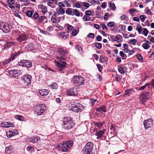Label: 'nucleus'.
Masks as SVG:
<instances>
[{
  "mask_svg": "<svg viewBox=\"0 0 154 154\" xmlns=\"http://www.w3.org/2000/svg\"><path fill=\"white\" fill-rule=\"evenodd\" d=\"M137 57L140 61H142L143 60V58L142 55L140 54H138L137 55Z\"/></svg>",
  "mask_w": 154,
  "mask_h": 154,
  "instance_id": "a18cd8bd",
  "label": "nucleus"
},
{
  "mask_svg": "<svg viewBox=\"0 0 154 154\" xmlns=\"http://www.w3.org/2000/svg\"><path fill=\"white\" fill-rule=\"evenodd\" d=\"M49 86L52 89H56L58 87V85L56 82H53L52 84H51L49 85Z\"/></svg>",
  "mask_w": 154,
  "mask_h": 154,
  "instance_id": "c85d7f7f",
  "label": "nucleus"
},
{
  "mask_svg": "<svg viewBox=\"0 0 154 154\" xmlns=\"http://www.w3.org/2000/svg\"><path fill=\"white\" fill-rule=\"evenodd\" d=\"M73 16L75 15L77 17L80 16V14L78 11L76 9H73Z\"/></svg>",
  "mask_w": 154,
  "mask_h": 154,
  "instance_id": "f704fd0d",
  "label": "nucleus"
},
{
  "mask_svg": "<svg viewBox=\"0 0 154 154\" xmlns=\"http://www.w3.org/2000/svg\"><path fill=\"white\" fill-rule=\"evenodd\" d=\"M12 28L11 26L6 23L0 22V29L3 32L7 33L10 31Z\"/></svg>",
  "mask_w": 154,
  "mask_h": 154,
  "instance_id": "423d86ee",
  "label": "nucleus"
},
{
  "mask_svg": "<svg viewBox=\"0 0 154 154\" xmlns=\"http://www.w3.org/2000/svg\"><path fill=\"white\" fill-rule=\"evenodd\" d=\"M118 67L119 68L118 70L119 72L121 74H124L125 73V71L122 66L121 65H119Z\"/></svg>",
  "mask_w": 154,
  "mask_h": 154,
  "instance_id": "a878e982",
  "label": "nucleus"
},
{
  "mask_svg": "<svg viewBox=\"0 0 154 154\" xmlns=\"http://www.w3.org/2000/svg\"><path fill=\"white\" fill-rule=\"evenodd\" d=\"M25 49L29 51H34L35 50L34 45L32 43H30L27 45L25 48Z\"/></svg>",
  "mask_w": 154,
  "mask_h": 154,
  "instance_id": "2eb2a0df",
  "label": "nucleus"
},
{
  "mask_svg": "<svg viewBox=\"0 0 154 154\" xmlns=\"http://www.w3.org/2000/svg\"><path fill=\"white\" fill-rule=\"evenodd\" d=\"M97 66L99 72H101L103 69L102 66L100 64H97Z\"/></svg>",
  "mask_w": 154,
  "mask_h": 154,
  "instance_id": "864d4df0",
  "label": "nucleus"
},
{
  "mask_svg": "<svg viewBox=\"0 0 154 154\" xmlns=\"http://www.w3.org/2000/svg\"><path fill=\"white\" fill-rule=\"evenodd\" d=\"M32 76L29 75H25L21 79V84L25 88H30L31 86Z\"/></svg>",
  "mask_w": 154,
  "mask_h": 154,
  "instance_id": "f03ea898",
  "label": "nucleus"
},
{
  "mask_svg": "<svg viewBox=\"0 0 154 154\" xmlns=\"http://www.w3.org/2000/svg\"><path fill=\"white\" fill-rule=\"evenodd\" d=\"M82 19L85 22L90 20V17L88 16H87L86 15H85L83 16Z\"/></svg>",
  "mask_w": 154,
  "mask_h": 154,
  "instance_id": "e433bc0d",
  "label": "nucleus"
},
{
  "mask_svg": "<svg viewBox=\"0 0 154 154\" xmlns=\"http://www.w3.org/2000/svg\"><path fill=\"white\" fill-rule=\"evenodd\" d=\"M9 75L11 77H17L19 75V71L18 70H13L9 71Z\"/></svg>",
  "mask_w": 154,
  "mask_h": 154,
  "instance_id": "f8f14e48",
  "label": "nucleus"
},
{
  "mask_svg": "<svg viewBox=\"0 0 154 154\" xmlns=\"http://www.w3.org/2000/svg\"><path fill=\"white\" fill-rule=\"evenodd\" d=\"M12 148L11 146H8L6 147L5 149L6 152H10Z\"/></svg>",
  "mask_w": 154,
  "mask_h": 154,
  "instance_id": "603ef678",
  "label": "nucleus"
},
{
  "mask_svg": "<svg viewBox=\"0 0 154 154\" xmlns=\"http://www.w3.org/2000/svg\"><path fill=\"white\" fill-rule=\"evenodd\" d=\"M38 140V137H33L30 138H29V140L32 143H36Z\"/></svg>",
  "mask_w": 154,
  "mask_h": 154,
  "instance_id": "393cba45",
  "label": "nucleus"
},
{
  "mask_svg": "<svg viewBox=\"0 0 154 154\" xmlns=\"http://www.w3.org/2000/svg\"><path fill=\"white\" fill-rule=\"evenodd\" d=\"M120 18L121 20H128L127 19H128V17L125 15H123L120 17Z\"/></svg>",
  "mask_w": 154,
  "mask_h": 154,
  "instance_id": "13d9d810",
  "label": "nucleus"
},
{
  "mask_svg": "<svg viewBox=\"0 0 154 154\" xmlns=\"http://www.w3.org/2000/svg\"><path fill=\"white\" fill-rule=\"evenodd\" d=\"M19 65L30 68L32 66V63L30 61L27 60H23L18 63Z\"/></svg>",
  "mask_w": 154,
  "mask_h": 154,
  "instance_id": "1a4fd4ad",
  "label": "nucleus"
},
{
  "mask_svg": "<svg viewBox=\"0 0 154 154\" xmlns=\"http://www.w3.org/2000/svg\"><path fill=\"white\" fill-rule=\"evenodd\" d=\"M142 46L145 49H148L150 47V46L149 44L146 43L143 44Z\"/></svg>",
  "mask_w": 154,
  "mask_h": 154,
  "instance_id": "c9c22d12",
  "label": "nucleus"
},
{
  "mask_svg": "<svg viewBox=\"0 0 154 154\" xmlns=\"http://www.w3.org/2000/svg\"><path fill=\"white\" fill-rule=\"evenodd\" d=\"M65 143H63V144H60L59 147H61L63 152H67V141H66Z\"/></svg>",
  "mask_w": 154,
  "mask_h": 154,
  "instance_id": "4468645a",
  "label": "nucleus"
},
{
  "mask_svg": "<svg viewBox=\"0 0 154 154\" xmlns=\"http://www.w3.org/2000/svg\"><path fill=\"white\" fill-rule=\"evenodd\" d=\"M38 9H41L42 12L45 14L47 12V9L45 6L43 4H40L38 6Z\"/></svg>",
  "mask_w": 154,
  "mask_h": 154,
  "instance_id": "dca6fc26",
  "label": "nucleus"
},
{
  "mask_svg": "<svg viewBox=\"0 0 154 154\" xmlns=\"http://www.w3.org/2000/svg\"><path fill=\"white\" fill-rule=\"evenodd\" d=\"M109 4L110 10L115 11L116 9V7L114 3L112 2H109Z\"/></svg>",
  "mask_w": 154,
  "mask_h": 154,
  "instance_id": "4be33fe9",
  "label": "nucleus"
},
{
  "mask_svg": "<svg viewBox=\"0 0 154 154\" xmlns=\"http://www.w3.org/2000/svg\"><path fill=\"white\" fill-rule=\"evenodd\" d=\"M15 118L20 121H22L24 119V117L21 115H17L15 116Z\"/></svg>",
  "mask_w": 154,
  "mask_h": 154,
  "instance_id": "58836bf2",
  "label": "nucleus"
},
{
  "mask_svg": "<svg viewBox=\"0 0 154 154\" xmlns=\"http://www.w3.org/2000/svg\"><path fill=\"white\" fill-rule=\"evenodd\" d=\"M65 13L64 10L62 8H60L59 9L57 8L56 9V12H54V16H58L60 14H63Z\"/></svg>",
  "mask_w": 154,
  "mask_h": 154,
  "instance_id": "f3484780",
  "label": "nucleus"
},
{
  "mask_svg": "<svg viewBox=\"0 0 154 154\" xmlns=\"http://www.w3.org/2000/svg\"><path fill=\"white\" fill-rule=\"evenodd\" d=\"M1 126L5 128H9L11 127L10 125H9L8 123L7 122H5L1 124Z\"/></svg>",
  "mask_w": 154,
  "mask_h": 154,
  "instance_id": "72a5a7b5",
  "label": "nucleus"
},
{
  "mask_svg": "<svg viewBox=\"0 0 154 154\" xmlns=\"http://www.w3.org/2000/svg\"><path fill=\"white\" fill-rule=\"evenodd\" d=\"M94 145L91 142L86 143L82 150L84 154H93L92 152Z\"/></svg>",
  "mask_w": 154,
  "mask_h": 154,
  "instance_id": "20e7f679",
  "label": "nucleus"
},
{
  "mask_svg": "<svg viewBox=\"0 0 154 154\" xmlns=\"http://www.w3.org/2000/svg\"><path fill=\"white\" fill-rule=\"evenodd\" d=\"M145 13L149 15H150L152 14V12L148 7L146 8L145 10Z\"/></svg>",
  "mask_w": 154,
  "mask_h": 154,
  "instance_id": "c03bdc74",
  "label": "nucleus"
},
{
  "mask_svg": "<svg viewBox=\"0 0 154 154\" xmlns=\"http://www.w3.org/2000/svg\"><path fill=\"white\" fill-rule=\"evenodd\" d=\"M75 48H77L79 52H81L82 51V48L80 45H77L75 46Z\"/></svg>",
  "mask_w": 154,
  "mask_h": 154,
  "instance_id": "8fccbe9b",
  "label": "nucleus"
},
{
  "mask_svg": "<svg viewBox=\"0 0 154 154\" xmlns=\"http://www.w3.org/2000/svg\"><path fill=\"white\" fill-rule=\"evenodd\" d=\"M39 16V15L38 13L36 12H35L34 13L33 16L32 17V18H33V17H34V20H35L37 19V18Z\"/></svg>",
  "mask_w": 154,
  "mask_h": 154,
  "instance_id": "49530a36",
  "label": "nucleus"
},
{
  "mask_svg": "<svg viewBox=\"0 0 154 154\" xmlns=\"http://www.w3.org/2000/svg\"><path fill=\"white\" fill-rule=\"evenodd\" d=\"M136 11V10L134 8H131L130 9L129 11L130 14L132 15L133 16L134 14L132 13L133 12Z\"/></svg>",
  "mask_w": 154,
  "mask_h": 154,
  "instance_id": "680f3d73",
  "label": "nucleus"
},
{
  "mask_svg": "<svg viewBox=\"0 0 154 154\" xmlns=\"http://www.w3.org/2000/svg\"><path fill=\"white\" fill-rule=\"evenodd\" d=\"M73 9L72 10L71 8H68V15H70L73 16Z\"/></svg>",
  "mask_w": 154,
  "mask_h": 154,
  "instance_id": "3c124183",
  "label": "nucleus"
},
{
  "mask_svg": "<svg viewBox=\"0 0 154 154\" xmlns=\"http://www.w3.org/2000/svg\"><path fill=\"white\" fill-rule=\"evenodd\" d=\"M15 1L14 0H8V2L9 5H11L14 4L15 3Z\"/></svg>",
  "mask_w": 154,
  "mask_h": 154,
  "instance_id": "774afa93",
  "label": "nucleus"
},
{
  "mask_svg": "<svg viewBox=\"0 0 154 154\" xmlns=\"http://www.w3.org/2000/svg\"><path fill=\"white\" fill-rule=\"evenodd\" d=\"M97 111L98 112L102 113V112H107V108L105 106H101L100 107L97 109Z\"/></svg>",
  "mask_w": 154,
  "mask_h": 154,
  "instance_id": "a211bd4d",
  "label": "nucleus"
},
{
  "mask_svg": "<svg viewBox=\"0 0 154 154\" xmlns=\"http://www.w3.org/2000/svg\"><path fill=\"white\" fill-rule=\"evenodd\" d=\"M70 110L76 112H81L83 108V106L79 103L72 102L69 105Z\"/></svg>",
  "mask_w": 154,
  "mask_h": 154,
  "instance_id": "7ed1b4c3",
  "label": "nucleus"
},
{
  "mask_svg": "<svg viewBox=\"0 0 154 154\" xmlns=\"http://www.w3.org/2000/svg\"><path fill=\"white\" fill-rule=\"evenodd\" d=\"M33 12L32 11H28L26 12V16L32 18V15Z\"/></svg>",
  "mask_w": 154,
  "mask_h": 154,
  "instance_id": "473e14b6",
  "label": "nucleus"
},
{
  "mask_svg": "<svg viewBox=\"0 0 154 154\" xmlns=\"http://www.w3.org/2000/svg\"><path fill=\"white\" fill-rule=\"evenodd\" d=\"M83 6L87 8H88L89 6V4L86 2H81Z\"/></svg>",
  "mask_w": 154,
  "mask_h": 154,
  "instance_id": "de8ad7c7",
  "label": "nucleus"
},
{
  "mask_svg": "<svg viewBox=\"0 0 154 154\" xmlns=\"http://www.w3.org/2000/svg\"><path fill=\"white\" fill-rule=\"evenodd\" d=\"M46 109L45 105L44 104H40L37 106V108L35 112L38 115L40 116L43 114Z\"/></svg>",
  "mask_w": 154,
  "mask_h": 154,
  "instance_id": "0eeeda50",
  "label": "nucleus"
},
{
  "mask_svg": "<svg viewBox=\"0 0 154 154\" xmlns=\"http://www.w3.org/2000/svg\"><path fill=\"white\" fill-rule=\"evenodd\" d=\"M136 29L138 32L139 34L141 33L142 30V27L140 25V26L139 27L137 26Z\"/></svg>",
  "mask_w": 154,
  "mask_h": 154,
  "instance_id": "37998d69",
  "label": "nucleus"
},
{
  "mask_svg": "<svg viewBox=\"0 0 154 154\" xmlns=\"http://www.w3.org/2000/svg\"><path fill=\"white\" fill-rule=\"evenodd\" d=\"M13 131H8L6 132V135L8 137L10 138L13 136Z\"/></svg>",
  "mask_w": 154,
  "mask_h": 154,
  "instance_id": "7c9ffc66",
  "label": "nucleus"
},
{
  "mask_svg": "<svg viewBox=\"0 0 154 154\" xmlns=\"http://www.w3.org/2000/svg\"><path fill=\"white\" fill-rule=\"evenodd\" d=\"M20 54V52L19 51L17 52V53L12 54L11 55V57L9 58L10 60H14L15 58L17 57L18 56H19Z\"/></svg>",
  "mask_w": 154,
  "mask_h": 154,
  "instance_id": "412c9836",
  "label": "nucleus"
},
{
  "mask_svg": "<svg viewBox=\"0 0 154 154\" xmlns=\"http://www.w3.org/2000/svg\"><path fill=\"white\" fill-rule=\"evenodd\" d=\"M108 55V56L109 57H111L113 56L112 54H111V51L109 50L106 51Z\"/></svg>",
  "mask_w": 154,
  "mask_h": 154,
  "instance_id": "338daca9",
  "label": "nucleus"
},
{
  "mask_svg": "<svg viewBox=\"0 0 154 154\" xmlns=\"http://www.w3.org/2000/svg\"><path fill=\"white\" fill-rule=\"evenodd\" d=\"M120 38L118 36H116L115 38V39L114 40V42H117V43H119L120 42Z\"/></svg>",
  "mask_w": 154,
  "mask_h": 154,
  "instance_id": "69168bd1",
  "label": "nucleus"
},
{
  "mask_svg": "<svg viewBox=\"0 0 154 154\" xmlns=\"http://www.w3.org/2000/svg\"><path fill=\"white\" fill-rule=\"evenodd\" d=\"M148 83L150 84V88H151V85L152 87H153V88H154V79H152V80L150 82V83Z\"/></svg>",
  "mask_w": 154,
  "mask_h": 154,
  "instance_id": "bf43d9fd",
  "label": "nucleus"
},
{
  "mask_svg": "<svg viewBox=\"0 0 154 154\" xmlns=\"http://www.w3.org/2000/svg\"><path fill=\"white\" fill-rule=\"evenodd\" d=\"M95 46L98 49H101L102 48V45L100 43L97 42L95 43Z\"/></svg>",
  "mask_w": 154,
  "mask_h": 154,
  "instance_id": "a19ab883",
  "label": "nucleus"
},
{
  "mask_svg": "<svg viewBox=\"0 0 154 154\" xmlns=\"http://www.w3.org/2000/svg\"><path fill=\"white\" fill-rule=\"evenodd\" d=\"M83 77L80 76L75 75L72 79L71 82L74 84L78 85H82L84 82Z\"/></svg>",
  "mask_w": 154,
  "mask_h": 154,
  "instance_id": "39448f33",
  "label": "nucleus"
},
{
  "mask_svg": "<svg viewBox=\"0 0 154 154\" xmlns=\"http://www.w3.org/2000/svg\"><path fill=\"white\" fill-rule=\"evenodd\" d=\"M67 118H66L65 117H64L63 123V128H64L65 129H67Z\"/></svg>",
  "mask_w": 154,
  "mask_h": 154,
  "instance_id": "c756f323",
  "label": "nucleus"
},
{
  "mask_svg": "<svg viewBox=\"0 0 154 154\" xmlns=\"http://www.w3.org/2000/svg\"><path fill=\"white\" fill-rule=\"evenodd\" d=\"M46 17L44 16H42L38 18V22L41 23L42 22V20L44 19H46Z\"/></svg>",
  "mask_w": 154,
  "mask_h": 154,
  "instance_id": "09e8293b",
  "label": "nucleus"
},
{
  "mask_svg": "<svg viewBox=\"0 0 154 154\" xmlns=\"http://www.w3.org/2000/svg\"><path fill=\"white\" fill-rule=\"evenodd\" d=\"M78 33V32L77 31V30L75 29H74L73 30L72 32V36H75L77 35Z\"/></svg>",
  "mask_w": 154,
  "mask_h": 154,
  "instance_id": "4d7b16f0",
  "label": "nucleus"
},
{
  "mask_svg": "<svg viewBox=\"0 0 154 154\" xmlns=\"http://www.w3.org/2000/svg\"><path fill=\"white\" fill-rule=\"evenodd\" d=\"M94 134L97 137L96 138L97 139H98L100 138L103 136V135L104 133V130H97L94 132Z\"/></svg>",
  "mask_w": 154,
  "mask_h": 154,
  "instance_id": "ddd939ff",
  "label": "nucleus"
},
{
  "mask_svg": "<svg viewBox=\"0 0 154 154\" xmlns=\"http://www.w3.org/2000/svg\"><path fill=\"white\" fill-rule=\"evenodd\" d=\"M147 86V88H150V84L148 83H146L143 86H142L141 87H140L139 88V90H143Z\"/></svg>",
  "mask_w": 154,
  "mask_h": 154,
  "instance_id": "cd10ccee",
  "label": "nucleus"
},
{
  "mask_svg": "<svg viewBox=\"0 0 154 154\" xmlns=\"http://www.w3.org/2000/svg\"><path fill=\"white\" fill-rule=\"evenodd\" d=\"M27 149L28 151H32L33 150L34 148L32 146H28L27 147Z\"/></svg>",
  "mask_w": 154,
  "mask_h": 154,
  "instance_id": "e2e57ef3",
  "label": "nucleus"
},
{
  "mask_svg": "<svg viewBox=\"0 0 154 154\" xmlns=\"http://www.w3.org/2000/svg\"><path fill=\"white\" fill-rule=\"evenodd\" d=\"M74 123L73 122L72 118L70 117H68V129L72 127Z\"/></svg>",
  "mask_w": 154,
  "mask_h": 154,
  "instance_id": "6ab92c4d",
  "label": "nucleus"
},
{
  "mask_svg": "<svg viewBox=\"0 0 154 154\" xmlns=\"http://www.w3.org/2000/svg\"><path fill=\"white\" fill-rule=\"evenodd\" d=\"M57 58L60 61H55V64L58 67L64 68L65 66L66 62L62 61V60H64L65 59L66 53L62 48H58L57 50Z\"/></svg>",
  "mask_w": 154,
  "mask_h": 154,
  "instance_id": "f257e3e1",
  "label": "nucleus"
},
{
  "mask_svg": "<svg viewBox=\"0 0 154 154\" xmlns=\"http://www.w3.org/2000/svg\"><path fill=\"white\" fill-rule=\"evenodd\" d=\"M27 39L26 35L24 33H21L17 38L16 40L19 42H21L22 41H26Z\"/></svg>",
  "mask_w": 154,
  "mask_h": 154,
  "instance_id": "9b49d317",
  "label": "nucleus"
},
{
  "mask_svg": "<svg viewBox=\"0 0 154 154\" xmlns=\"http://www.w3.org/2000/svg\"><path fill=\"white\" fill-rule=\"evenodd\" d=\"M39 93L42 96H45L48 94V90L46 89H42L39 91Z\"/></svg>",
  "mask_w": 154,
  "mask_h": 154,
  "instance_id": "aec40b11",
  "label": "nucleus"
},
{
  "mask_svg": "<svg viewBox=\"0 0 154 154\" xmlns=\"http://www.w3.org/2000/svg\"><path fill=\"white\" fill-rule=\"evenodd\" d=\"M104 122H102L101 121H99L98 122L94 123L95 126L97 128H100L102 127V125L103 124Z\"/></svg>",
  "mask_w": 154,
  "mask_h": 154,
  "instance_id": "bb28decb",
  "label": "nucleus"
},
{
  "mask_svg": "<svg viewBox=\"0 0 154 154\" xmlns=\"http://www.w3.org/2000/svg\"><path fill=\"white\" fill-rule=\"evenodd\" d=\"M59 35L61 36L63 40H65L67 38V32H62L59 33Z\"/></svg>",
  "mask_w": 154,
  "mask_h": 154,
  "instance_id": "b1692460",
  "label": "nucleus"
},
{
  "mask_svg": "<svg viewBox=\"0 0 154 154\" xmlns=\"http://www.w3.org/2000/svg\"><path fill=\"white\" fill-rule=\"evenodd\" d=\"M125 54L122 51H120L119 52V55L120 56L122 57L123 60H125V58H124Z\"/></svg>",
  "mask_w": 154,
  "mask_h": 154,
  "instance_id": "052dcab7",
  "label": "nucleus"
},
{
  "mask_svg": "<svg viewBox=\"0 0 154 154\" xmlns=\"http://www.w3.org/2000/svg\"><path fill=\"white\" fill-rule=\"evenodd\" d=\"M115 25V23L114 22H109L108 23L107 26L110 27H113Z\"/></svg>",
  "mask_w": 154,
  "mask_h": 154,
  "instance_id": "5fc2aeb1",
  "label": "nucleus"
},
{
  "mask_svg": "<svg viewBox=\"0 0 154 154\" xmlns=\"http://www.w3.org/2000/svg\"><path fill=\"white\" fill-rule=\"evenodd\" d=\"M87 37L88 38H93L94 37V33H89L87 35Z\"/></svg>",
  "mask_w": 154,
  "mask_h": 154,
  "instance_id": "0e129e2a",
  "label": "nucleus"
},
{
  "mask_svg": "<svg viewBox=\"0 0 154 154\" xmlns=\"http://www.w3.org/2000/svg\"><path fill=\"white\" fill-rule=\"evenodd\" d=\"M73 140H68V149L71 148L73 146Z\"/></svg>",
  "mask_w": 154,
  "mask_h": 154,
  "instance_id": "2f4dec72",
  "label": "nucleus"
},
{
  "mask_svg": "<svg viewBox=\"0 0 154 154\" xmlns=\"http://www.w3.org/2000/svg\"><path fill=\"white\" fill-rule=\"evenodd\" d=\"M143 32L142 33V34H144V35L145 36H147V34L148 33L149 31L147 30V29L146 28H143Z\"/></svg>",
  "mask_w": 154,
  "mask_h": 154,
  "instance_id": "4c0bfd02",
  "label": "nucleus"
},
{
  "mask_svg": "<svg viewBox=\"0 0 154 154\" xmlns=\"http://www.w3.org/2000/svg\"><path fill=\"white\" fill-rule=\"evenodd\" d=\"M131 91L130 89L127 90L125 91V95H127L128 96H129Z\"/></svg>",
  "mask_w": 154,
  "mask_h": 154,
  "instance_id": "6e6d98bb",
  "label": "nucleus"
},
{
  "mask_svg": "<svg viewBox=\"0 0 154 154\" xmlns=\"http://www.w3.org/2000/svg\"><path fill=\"white\" fill-rule=\"evenodd\" d=\"M150 95V94L149 92H144L139 96V99L142 103H144L149 98Z\"/></svg>",
  "mask_w": 154,
  "mask_h": 154,
  "instance_id": "6e6552de",
  "label": "nucleus"
},
{
  "mask_svg": "<svg viewBox=\"0 0 154 154\" xmlns=\"http://www.w3.org/2000/svg\"><path fill=\"white\" fill-rule=\"evenodd\" d=\"M76 94L75 93L73 88H70L68 90V96H76Z\"/></svg>",
  "mask_w": 154,
  "mask_h": 154,
  "instance_id": "5701e85b",
  "label": "nucleus"
},
{
  "mask_svg": "<svg viewBox=\"0 0 154 154\" xmlns=\"http://www.w3.org/2000/svg\"><path fill=\"white\" fill-rule=\"evenodd\" d=\"M137 42V41L135 39H133L129 40L128 43L129 44L132 43L133 45L136 44V43Z\"/></svg>",
  "mask_w": 154,
  "mask_h": 154,
  "instance_id": "79ce46f5",
  "label": "nucleus"
},
{
  "mask_svg": "<svg viewBox=\"0 0 154 154\" xmlns=\"http://www.w3.org/2000/svg\"><path fill=\"white\" fill-rule=\"evenodd\" d=\"M143 125L145 129L152 127L153 125V120L150 118L143 122Z\"/></svg>",
  "mask_w": 154,
  "mask_h": 154,
  "instance_id": "9d476101",
  "label": "nucleus"
},
{
  "mask_svg": "<svg viewBox=\"0 0 154 154\" xmlns=\"http://www.w3.org/2000/svg\"><path fill=\"white\" fill-rule=\"evenodd\" d=\"M100 61L102 63H104L106 61V58L101 56L100 57Z\"/></svg>",
  "mask_w": 154,
  "mask_h": 154,
  "instance_id": "ea45409f",
  "label": "nucleus"
}]
</instances>
